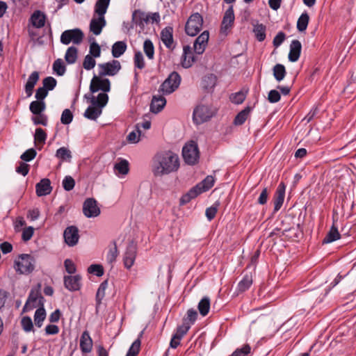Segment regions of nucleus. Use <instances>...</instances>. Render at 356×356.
Instances as JSON below:
<instances>
[{"instance_id":"63","label":"nucleus","mask_w":356,"mask_h":356,"mask_svg":"<svg viewBox=\"0 0 356 356\" xmlns=\"http://www.w3.org/2000/svg\"><path fill=\"white\" fill-rule=\"evenodd\" d=\"M134 65L138 69H143L145 67L144 58L140 51H137L134 55Z\"/></svg>"},{"instance_id":"32","label":"nucleus","mask_w":356,"mask_h":356,"mask_svg":"<svg viewBox=\"0 0 356 356\" xmlns=\"http://www.w3.org/2000/svg\"><path fill=\"white\" fill-rule=\"evenodd\" d=\"M127 44L124 41H118L112 46V56L114 58H119L121 56L127 49Z\"/></svg>"},{"instance_id":"18","label":"nucleus","mask_w":356,"mask_h":356,"mask_svg":"<svg viewBox=\"0 0 356 356\" xmlns=\"http://www.w3.org/2000/svg\"><path fill=\"white\" fill-rule=\"evenodd\" d=\"M106 22L104 15H98V18L93 17L90 23V31L95 35L102 33V29L106 26Z\"/></svg>"},{"instance_id":"26","label":"nucleus","mask_w":356,"mask_h":356,"mask_svg":"<svg viewBox=\"0 0 356 356\" xmlns=\"http://www.w3.org/2000/svg\"><path fill=\"white\" fill-rule=\"evenodd\" d=\"M302 45L299 40H294L290 44V51L289 54V60L291 62H296L298 60L300 56Z\"/></svg>"},{"instance_id":"34","label":"nucleus","mask_w":356,"mask_h":356,"mask_svg":"<svg viewBox=\"0 0 356 356\" xmlns=\"http://www.w3.org/2000/svg\"><path fill=\"white\" fill-rule=\"evenodd\" d=\"M46 108V104L44 101L35 100L31 102L29 105L30 111L33 115H40Z\"/></svg>"},{"instance_id":"20","label":"nucleus","mask_w":356,"mask_h":356,"mask_svg":"<svg viewBox=\"0 0 356 356\" xmlns=\"http://www.w3.org/2000/svg\"><path fill=\"white\" fill-rule=\"evenodd\" d=\"M161 39L165 46L170 49H173V28L172 26L165 27L161 32Z\"/></svg>"},{"instance_id":"35","label":"nucleus","mask_w":356,"mask_h":356,"mask_svg":"<svg viewBox=\"0 0 356 356\" xmlns=\"http://www.w3.org/2000/svg\"><path fill=\"white\" fill-rule=\"evenodd\" d=\"M266 27L263 24H253L252 31L259 42H262L266 39Z\"/></svg>"},{"instance_id":"59","label":"nucleus","mask_w":356,"mask_h":356,"mask_svg":"<svg viewBox=\"0 0 356 356\" xmlns=\"http://www.w3.org/2000/svg\"><path fill=\"white\" fill-rule=\"evenodd\" d=\"M21 325L23 330L28 332L33 329V324L31 317L26 316H24L21 320Z\"/></svg>"},{"instance_id":"44","label":"nucleus","mask_w":356,"mask_h":356,"mask_svg":"<svg viewBox=\"0 0 356 356\" xmlns=\"http://www.w3.org/2000/svg\"><path fill=\"white\" fill-rule=\"evenodd\" d=\"M214 182L215 179L213 176H207L204 179H203L200 183L198 184H200V191H201V193L207 191L210 188H211L214 184Z\"/></svg>"},{"instance_id":"52","label":"nucleus","mask_w":356,"mask_h":356,"mask_svg":"<svg viewBox=\"0 0 356 356\" xmlns=\"http://www.w3.org/2000/svg\"><path fill=\"white\" fill-rule=\"evenodd\" d=\"M88 273L94 274L97 277H101L104 275V268L100 264H92L88 268Z\"/></svg>"},{"instance_id":"4","label":"nucleus","mask_w":356,"mask_h":356,"mask_svg":"<svg viewBox=\"0 0 356 356\" xmlns=\"http://www.w3.org/2000/svg\"><path fill=\"white\" fill-rule=\"evenodd\" d=\"M202 15L199 13H193L190 15L186 23L185 32L189 36H195L202 30Z\"/></svg>"},{"instance_id":"41","label":"nucleus","mask_w":356,"mask_h":356,"mask_svg":"<svg viewBox=\"0 0 356 356\" xmlns=\"http://www.w3.org/2000/svg\"><path fill=\"white\" fill-rule=\"evenodd\" d=\"M78 57V50L77 48L72 46L70 47L65 53V60L67 64H74Z\"/></svg>"},{"instance_id":"1","label":"nucleus","mask_w":356,"mask_h":356,"mask_svg":"<svg viewBox=\"0 0 356 356\" xmlns=\"http://www.w3.org/2000/svg\"><path fill=\"white\" fill-rule=\"evenodd\" d=\"M179 168V156L170 150L158 152L153 157L152 171L155 177L176 172Z\"/></svg>"},{"instance_id":"33","label":"nucleus","mask_w":356,"mask_h":356,"mask_svg":"<svg viewBox=\"0 0 356 356\" xmlns=\"http://www.w3.org/2000/svg\"><path fill=\"white\" fill-rule=\"evenodd\" d=\"M108 286V280H104L102 282L96 293L95 300H96V310L97 311L99 307L102 304V300L104 299L105 296V291Z\"/></svg>"},{"instance_id":"37","label":"nucleus","mask_w":356,"mask_h":356,"mask_svg":"<svg viewBox=\"0 0 356 356\" xmlns=\"http://www.w3.org/2000/svg\"><path fill=\"white\" fill-rule=\"evenodd\" d=\"M251 109V107L246 106L244 109L240 111L235 117L234 124L236 126L242 125L247 120Z\"/></svg>"},{"instance_id":"42","label":"nucleus","mask_w":356,"mask_h":356,"mask_svg":"<svg viewBox=\"0 0 356 356\" xmlns=\"http://www.w3.org/2000/svg\"><path fill=\"white\" fill-rule=\"evenodd\" d=\"M273 76L277 81H281L286 76V71L282 64H276L273 69Z\"/></svg>"},{"instance_id":"25","label":"nucleus","mask_w":356,"mask_h":356,"mask_svg":"<svg viewBox=\"0 0 356 356\" xmlns=\"http://www.w3.org/2000/svg\"><path fill=\"white\" fill-rule=\"evenodd\" d=\"M150 15H146L140 10H135L132 13L131 22L133 24L140 27H144V24H147L149 21Z\"/></svg>"},{"instance_id":"15","label":"nucleus","mask_w":356,"mask_h":356,"mask_svg":"<svg viewBox=\"0 0 356 356\" xmlns=\"http://www.w3.org/2000/svg\"><path fill=\"white\" fill-rule=\"evenodd\" d=\"M81 277L79 275L64 276V286L70 291H76L81 286Z\"/></svg>"},{"instance_id":"3","label":"nucleus","mask_w":356,"mask_h":356,"mask_svg":"<svg viewBox=\"0 0 356 356\" xmlns=\"http://www.w3.org/2000/svg\"><path fill=\"white\" fill-rule=\"evenodd\" d=\"M21 261H15V270L19 274L29 275L35 269V259L29 254L19 255Z\"/></svg>"},{"instance_id":"55","label":"nucleus","mask_w":356,"mask_h":356,"mask_svg":"<svg viewBox=\"0 0 356 356\" xmlns=\"http://www.w3.org/2000/svg\"><path fill=\"white\" fill-rule=\"evenodd\" d=\"M251 353V347L249 344H245L242 348H237L229 356H248Z\"/></svg>"},{"instance_id":"51","label":"nucleus","mask_w":356,"mask_h":356,"mask_svg":"<svg viewBox=\"0 0 356 356\" xmlns=\"http://www.w3.org/2000/svg\"><path fill=\"white\" fill-rule=\"evenodd\" d=\"M95 65L96 61L95 60V57L90 56V54H88L85 56L83 62V67L85 70H90L95 67Z\"/></svg>"},{"instance_id":"22","label":"nucleus","mask_w":356,"mask_h":356,"mask_svg":"<svg viewBox=\"0 0 356 356\" xmlns=\"http://www.w3.org/2000/svg\"><path fill=\"white\" fill-rule=\"evenodd\" d=\"M36 194L38 197L44 196L51 193L52 187L51 181L47 178H44L40 180L35 186Z\"/></svg>"},{"instance_id":"61","label":"nucleus","mask_w":356,"mask_h":356,"mask_svg":"<svg viewBox=\"0 0 356 356\" xmlns=\"http://www.w3.org/2000/svg\"><path fill=\"white\" fill-rule=\"evenodd\" d=\"M37 152L35 149L31 148L24 152L20 156L22 161L26 162L31 161L36 156Z\"/></svg>"},{"instance_id":"58","label":"nucleus","mask_w":356,"mask_h":356,"mask_svg":"<svg viewBox=\"0 0 356 356\" xmlns=\"http://www.w3.org/2000/svg\"><path fill=\"white\" fill-rule=\"evenodd\" d=\"M73 120V114L68 108L65 109L61 115L60 122L63 124H69Z\"/></svg>"},{"instance_id":"50","label":"nucleus","mask_w":356,"mask_h":356,"mask_svg":"<svg viewBox=\"0 0 356 356\" xmlns=\"http://www.w3.org/2000/svg\"><path fill=\"white\" fill-rule=\"evenodd\" d=\"M47 139V134L42 128H37L34 135L35 143L44 145Z\"/></svg>"},{"instance_id":"21","label":"nucleus","mask_w":356,"mask_h":356,"mask_svg":"<svg viewBox=\"0 0 356 356\" xmlns=\"http://www.w3.org/2000/svg\"><path fill=\"white\" fill-rule=\"evenodd\" d=\"M217 83V77L213 74L204 76L201 81V87L206 92H212Z\"/></svg>"},{"instance_id":"38","label":"nucleus","mask_w":356,"mask_h":356,"mask_svg":"<svg viewBox=\"0 0 356 356\" xmlns=\"http://www.w3.org/2000/svg\"><path fill=\"white\" fill-rule=\"evenodd\" d=\"M340 234L338 229L333 225L323 240V243H330L340 238Z\"/></svg>"},{"instance_id":"53","label":"nucleus","mask_w":356,"mask_h":356,"mask_svg":"<svg viewBox=\"0 0 356 356\" xmlns=\"http://www.w3.org/2000/svg\"><path fill=\"white\" fill-rule=\"evenodd\" d=\"M197 317V312L195 309L191 308L187 311L186 316L183 318L184 323H189L193 324Z\"/></svg>"},{"instance_id":"57","label":"nucleus","mask_w":356,"mask_h":356,"mask_svg":"<svg viewBox=\"0 0 356 356\" xmlns=\"http://www.w3.org/2000/svg\"><path fill=\"white\" fill-rule=\"evenodd\" d=\"M112 243L113 244V248L110 249L107 254V260L111 264L116 260V258L118 255V250L116 245V241H113Z\"/></svg>"},{"instance_id":"2","label":"nucleus","mask_w":356,"mask_h":356,"mask_svg":"<svg viewBox=\"0 0 356 356\" xmlns=\"http://www.w3.org/2000/svg\"><path fill=\"white\" fill-rule=\"evenodd\" d=\"M108 96L106 93H99L97 97L91 98V106H89L83 113V116L91 120H96L102 114V108L106 105Z\"/></svg>"},{"instance_id":"36","label":"nucleus","mask_w":356,"mask_h":356,"mask_svg":"<svg viewBox=\"0 0 356 356\" xmlns=\"http://www.w3.org/2000/svg\"><path fill=\"white\" fill-rule=\"evenodd\" d=\"M210 305L211 302L209 297L204 296L200 300L197 305V309L202 316H205L208 314L210 309Z\"/></svg>"},{"instance_id":"30","label":"nucleus","mask_w":356,"mask_h":356,"mask_svg":"<svg viewBox=\"0 0 356 356\" xmlns=\"http://www.w3.org/2000/svg\"><path fill=\"white\" fill-rule=\"evenodd\" d=\"M45 19L46 16L40 10H35L31 15L30 21L34 27L40 29L44 26Z\"/></svg>"},{"instance_id":"56","label":"nucleus","mask_w":356,"mask_h":356,"mask_svg":"<svg viewBox=\"0 0 356 356\" xmlns=\"http://www.w3.org/2000/svg\"><path fill=\"white\" fill-rule=\"evenodd\" d=\"M246 95L242 91L232 94L230 96V100L232 103L236 104H242L245 99Z\"/></svg>"},{"instance_id":"45","label":"nucleus","mask_w":356,"mask_h":356,"mask_svg":"<svg viewBox=\"0 0 356 356\" xmlns=\"http://www.w3.org/2000/svg\"><path fill=\"white\" fill-rule=\"evenodd\" d=\"M46 318V312L44 307H39L36 309L34 314V322L37 327H40L42 322Z\"/></svg>"},{"instance_id":"46","label":"nucleus","mask_w":356,"mask_h":356,"mask_svg":"<svg viewBox=\"0 0 356 356\" xmlns=\"http://www.w3.org/2000/svg\"><path fill=\"white\" fill-rule=\"evenodd\" d=\"M54 72L58 76H63L66 71V67L61 58H57L53 63L52 66Z\"/></svg>"},{"instance_id":"23","label":"nucleus","mask_w":356,"mask_h":356,"mask_svg":"<svg viewBox=\"0 0 356 356\" xmlns=\"http://www.w3.org/2000/svg\"><path fill=\"white\" fill-rule=\"evenodd\" d=\"M166 104V99L163 95H154L150 104V111L153 113L161 112Z\"/></svg>"},{"instance_id":"62","label":"nucleus","mask_w":356,"mask_h":356,"mask_svg":"<svg viewBox=\"0 0 356 356\" xmlns=\"http://www.w3.org/2000/svg\"><path fill=\"white\" fill-rule=\"evenodd\" d=\"M75 186V181L71 176H66L63 180V186L66 191H72Z\"/></svg>"},{"instance_id":"60","label":"nucleus","mask_w":356,"mask_h":356,"mask_svg":"<svg viewBox=\"0 0 356 356\" xmlns=\"http://www.w3.org/2000/svg\"><path fill=\"white\" fill-rule=\"evenodd\" d=\"M31 120L35 125L41 124L43 126L47 125V116L43 113L40 115H34Z\"/></svg>"},{"instance_id":"14","label":"nucleus","mask_w":356,"mask_h":356,"mask_svg":"<svg viewBox=\"0 0 356 356\" xmlns=\"http://www.w3.org/2000/svg\"><path fill=\"white\" fill-rule=\"evenodd\" d=\"M209 38V31H204L195 39L193 49L196 54L201 55L204 53L207 46Z\"/></svg>"},{"instance_id":"27","label":"nucleus","mask_w":356,"mask_h":356,"mask_svg":"<svg viewBox=\"0 0 356 356\" xmlns=\"http://www.w3.org/2000/svg\"><path fill=\"white\" fill-rule=\"evenodd\" d=\"M39 80V72L37 71L33 72L30 76H29V79L27 80V82L25 85V92L26 94V96L28 97H31L33 94V91L34 89V87L37 82Z\"/></svg>"},{"instance_id":"48","label":"nucleus","mask_w":356,"mask_h":356,"mask_svg":"<svg viewBox=\"0 0 356 356\" xmlns=\"http://www.w3.org/2000/svg\"><path fill=\"white\" fill-rule=\"evenodd\" d=\"M144 52L149 59H153L154 56V47L152 42L147 39L143 44Z\"/></svg>"},{"instance_id":"13","label":"nucleus","mask_w":356,"mask_h":356,"mask_svg":"<svg viewBox=\"0 0 356 356\" xmlns=\"http://www.w3.org/2000/svg\"><path fill=\"white\" fill-rule=\"evenodd\" d=\"M65 242L69 246H74L77 244L79 239V229L77 227L71 225L67 227L63 233Z\"/></svg>"},{"instance_id":"49","label":"nucleus","mask_w":356,"mask_h":356,"mask_svg":"<svg viewBox=\"0 0 356 356\" xmlns=\"http://www.w3.org/2000/svg\"><path fill=\"white\" fill-rule=\"evenodd\" d=\"M56 156L62 161H67L72 158V154L70 149L63 147L57 149Z\"/></svg>"},{"instance_id":"10","label":"nucleus","mask_w":356,"mask_h":356,"mask_svg":"<svg viewBox=\"0 0 356 356\" xmlns=\"http://www.w3.org/2000/svg\"><path fill=\"white\" fill-rule=\"evenodd\" d=\"M99 76H115L121 69V64L118 60H113L111 62L99 64Z\"/></svg>"},{"instance_id":"6","label":"nucleus","mask_w":356,"mask_h":356,"mask_svg":"<svg viewBox=\"0 0 356 356\" xmlns=\"http://www.w3.org/2000/svg\"><path fill=\"white\" fill-rule=\"evenodd\" d=\"M184 161L189 165H195L200 158V152L196 142L191 140L186 143L182 149Z\"/></svg>"},{"instance_id":"17","label":"nucleus","mask_w":356,"mask_h":356,"mask_svg":"<svg viewBox=\"0 0 356 356\" xmlns=\"http://www.w3.org/2000/svg\"><path fill=\"white\" fill-rule=\"evenodd\" d=\"M286 186L283 182H281L274 195V213L278 211L282 207L285 196Z\"/></svg>"},{"instance_id":"39","label":"nucleus","mask_w":356,"mask_h":356,"mask_svg":"<svg viewBox=\"0 0 356 356\" xmlns=\"http://www.w3.org/2000/svg\"><path fill=\"white\" fill-rule=\"evenodd\" d=\"M144 331H141L138 335V337L136 340L134 341V343L130 346L127 355L129 356H136L140 351V345H141V338L143 337Z\"/></svg>"},{"instance_id":"28","label":"nucleus","mask_w":356,"mask_h":356,"mask_svg":"<svg viewBox=\"0 0 356 356\" xmlns=\"http://www.w3.org/2000/svg\"><path fill=\"white\" fill-rule=\"evenodd\" d=\"M200 194H201V191H200V184H197L191 188L186 194L181 196L179 202L180 205L188 203L192 199L195 198Z\"/></svg>"},{"instance_id":"24","label":"nucleus","mask_w":356,"mask_h":356,"mask_svg":"<svg viewBox=\"0 0 356 356\" xmlns=\"http://www.w3.org/2000/svg\"><path fill=\"white\" fill-rule=\"evenodd\" d=\"M92 340L90 336L89 332L84 331L80 339V348L83 353H90L92 349Z\"/></svg>"},{"instance_id":"43","label":"nucleus","mask_w":356,"mask_h":356,"mask_svg":"<svg viewBox=\"0 0 356 356\" xmlns=\"http://www.w3.org/2000/svg\"><path fill=\"white\" fill-rule=\"evenodd\" d=\"M309 16L307 12L301 14L297 22V29L300 31H305L308 26Z\"/></svg>"},{"instance_id":"8","label":"nucleus","mask_w":356,"mask_h":356,"mask_svg":"<svg viewBox=\"0 0 356 356\" xmlns=\"http://www.w3.org/2000/svg\"><path fill=\"white\" fill-rule=\"evenodd\" d=\"M214 115L213 111L208 106H197L193 111V119L195 124H200L209 120Z\"/></svg>"},{"instance_id":"5","label":"nucleus","mask_w":356,"mask_h":356,"mask_svg":"<svg viewBox=\"0 0 356 356\" xmlns=\"http://www.w3.org/2000/svg\"><path fill=\"white\" fill-rule=\"evenodd\" d=\"M181 83V76L178 72H171L168 78L161 83L159 92L163 95H170L175 91Z\"/></svg>"},{"instance_id":"29","label":"nucleus","mask_w":356,"mask_h":356,"mask_svg":"<svg viewBox=\"0 0 356 356\" xmlns=\"http://www.w3.org/2000/svg\"><path fill=\"white\" fill-rule=\"evenodd\" d=\"M200 194H201V191H200V184H197L191 188L186 194L181 196L179 202L180 205L188 203L192 199L195 198Z\"/></svg>"},{"instance_id":"31","label":"nucleus","mask_w":356,"mask_h":356,"mask_svg":"<svg viewBox=\"0 0 356 356\" xmlns=\"http://www.w3.org/2000/svg\"><path fill=\"white\" fill-rule=\"evenodd\" d=\"M252 273H246L238 284V291L239 292H244L247 291L252 284Z\"/></svg>"},{"instance_id":"64","label":"nucleus","mask_w":356,"mask_h":356,"mask_svg":"<svg viewBox=\"0 0 356 356\" xmlns=\"http://www.w3.org/2000/svg\"><path fill=\"white\" fill-rule=\"evenodd\" d=\"M191 325L189 323H184L181 325H179L177 328V332L175 334V335H177L178 337H180V339H181L188 331L190 329Z\"/></svg>"},{"instance_id":"40","label":"nucleus","mask_w":356,"mask_h":356,"mask_svg":"<svg viewBox=\"0 0 356 356\" xmlns=\"http://www.w3.org/2000/svg\"><path fill=\"white\" fill-rule=\"evenodd\" d=\"M111 0H97L95 5V13L97 15H104Z\"/></svg>"},{"instance_id":"54","label":"nucleus","mask_w":356,"mask_h":356,"mask_svg":"<svg viewBox=\"0 0 356 356\" xmlns=\"http://www.w3.org/2000/svg\"><path fill=\"white\" fill-rule=\"evenodd\" d=\"M57 83L56 80L52 76H47L42 81L43 88L46 90H52L54 89Z\"/></svg>"},{"instance_id":"19","label":"nucleus","mask_w":356,"mask_h":356,"mask_svg":"<svg viewBox=\"0 0 356 356\" xmlns=\"http://www.w3.org/2000/svg\"><path fill=\"white\" fill-rule=\"evenodd\" d=\"M183 55L181 60V65L184 68H189L196 62L197 58L193 54L191 48L188 45H186L183 48Z\"/></svg>"},{"instance_id":"16","label":"nucleus","mask_w":356,"mask_h":356,"mask_svg":"<svg viewBox=\"0 0 356 356\" xmlns=\"http://www.w3.org/2000/svg\"><path fill=\"white\" fill-rule=\"evenodd\" d=\"M234 19L233 6H230L224 14L220 27L221 32L226 33L228 29H231L234 24Z\"/></svg>"},{"instance_id":"47","label":"nucleus","mask_w":356,"mask_h":356,"mask_svg":"<svg viewBox=\"0 0 356 356\" xmlns=\"http://www.w3.org/2000/svg\"><path fill=\"white\" fill-rule=\"evenodd\" d=\"M114 170H117L120 175H127L129 171V162L125 159L121 160L119 163L115 164Z\"/></svg>"},{"instance_id":"7","label":"nucleus","mask_w":356,"mask_h":356,"mask_svg":"<svg viewBox=\"0 0 356 356\" xmlns=\"http://www.w3.org/2000/svg\"><path fill=\"white\" fill-rule=\"evenodd\" d=\"M84 35L80 29H74L63 31L60 35V42L63 44H69L71 42L74 44H80Z\"/></svg>"},{"instance_id":"12","label":"nucleus","mask_w":356,"mask_h":356,"mask_svg":"<svg viewBox=\"0 0 356 356\" xmlns=\"http://www.w3.org/2000/svg\"><path fill=\"white\" fill-rule=\"evenodd\" d=\"M83 213L87 218L97 217L100 214V209L97 207L94 198H87L83 204Z\"/></svg>"},{"instance_id":"9","label":"nucleus","mask_w":356,"mask_h":356,"mask_svg":"<svg viewBox=\"0 0 356 356\" xmlns=\"http://www.w3.org/2000/svg\"><path fill=\"white\" fill-rule=\"evenodd\" d=\"M99 90L103 91L102 93L108 92L111 90V82L108 79H102L99 76L95 75L90 84V91L91 93H95Z\"/></svg>"},{"instance_id":"11","label":"nucleus","mask_w":356,"mask_h":356,"mask_svg":"<svg viewBox=\"0 0 356 356\" xmlns=\"http://www.w3.org/2000/svg\"><path fill=\"white\" fill-rule=\"evenodd\" d=\"M137 254V245L132 240L129 241L123 257L125 268L129 269L134 264Z\"/></svg>"}]
</instances>
